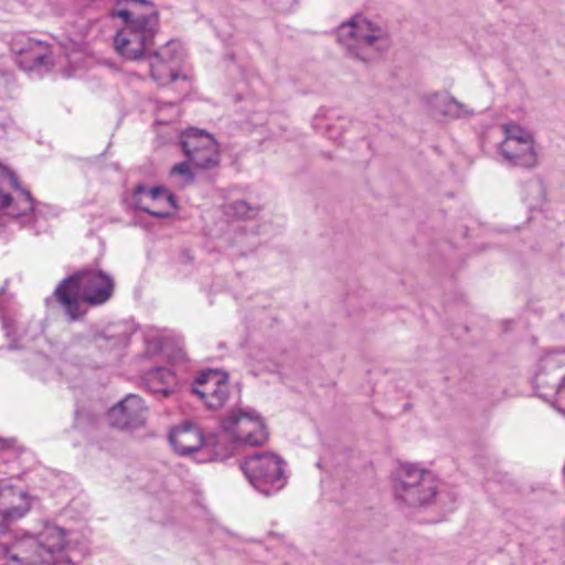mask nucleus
Instances as JSON below:
<instances>
[{"label":"nucleus","instance_id":"nucleus-26","mask_svg":"<svg viewBox=\"0 0 565 565\" xmlns=\"http://www.w3.org/2000/svg\"><path fill=\"white\" fill-rule=\"evenodd\" d=\"M540 394H541L542 396H544V397H546V396H547V394H546L545 392H541Z\"/></svg>","mask_w":565,"mask_h":565},{"label":"nucleus","instance_id":"nucleus-11","mask_svg":"<svg viewBox=\"0 0 565 565\" xmlns=\"http://www.w3.org/2000/svg\"><path fill=\"white\" fill-rule=\"evenodd\" d=\"M136 205L157 217H170L178 210L173 194L166 188L138 185L135 192Z\"/></svg>","mask_w":565,"mask_h":565},{"label":"nucleus","instance_id":"nucleus-1","mask_svg":"<svg viewBox=\"0 0 565 565\" xmlns=\"http://www.w3.org/2000/svg\"><path fill=\"white\" fill-rule=\"evenodd\" d=\"M124 21L114 38L115 50L127 60H139L153 45L159 29V14L147 0H125L124 7L113 11Z\"/></svg>","mask_w":565,"mask_h":565},{"label":"nucleus","instance_id":"nucleus-8","mask_svg":"<svg viewBox=\"0 0 565 565\" xmlns=\"http://www.w3.org/2000/svg\"><path fill=\"white\" fill-rule=\"evenodd\" d=\"M501 129L504 138L500 143V152L503 158L513 164L533 167L536 163L533 134L516 122L504 124Z\"/></svg>","mask_w":565,"mask_h":565},{"label":"nucleus","instance_id":"nucleus-16","mask_svg":"<svg viewBox=\"0 0 565 565\" xmlns=\"http://www.w3.org/2000/svg\"><path fill=\"white\" fill-rule=\"evenodd\" d=\"M169 439L174 450L183 456L198 451L204 444L202 430L189 420L175 426L171 430Z\"/></svg>","mask_w":565,"mask_h":565},{"label":"nucleus","instance_id":"nucleus-6","mask_svg":"<svg viewBox=\"0 0 565 565\" xmlns=\"http://www.w3.org/2000/svg\"><path fill=\"white\" fill-rule=\"evenodd\" d=\"M249 484L264 495H273L285 488L286 461L275 452L264 451L247 456L239 463Z\"/></svg>","mask_w":565,"mask_h":565},{"label":"nucleus","instance_id":"nucleus-18","mask_svg":"<svg viewBox=\"0 0 565 565\" xmlns=\"http://www.w3.org/2000/svg\"><path fill=\"white\" fill-rule=\"evenodd\" d=\"M46 53L47 49L42 42H30L29 49L22 52V58L31 63V67H35L45 63Z\"/></svg>","mask_w":565,"mask_h":565},{"label":"nucleus","instance_id":"nucleus-19","mask_svg":"<svg viewBox=\"0 0 565 565\" xmlns=\"http://www.w3.org/2000/svg\"><path fill=\"white\" fill-rule=\"evenodd\" d=\"M170 177L180 188L189 184L193 180V173L190 169L189 162L175 164L170 171Z\"/></svg>","mask_w":565,"mask_h":565},{"label":"nucleus","instance_id":"nucleus-25","mask_svg":"<svg viewBox=\"0 0 565 565\" xmlns=\"http://www.w3.org/2000/svg\"><path fill=\"white\" fill-rule=\"evenodd\" d=\"M535 188V190H537L539 192H541V186L539 184H534L533 185Z\"/></svg>","mask_w":565,"mask_h":565},{"label":"nucleus","instance_id":"nucleus-3","mask_svg":"<svg viewBox=\"0 0 565 565\" xmlns=\"http://www.w3.org/2000/svg\"><path fill=\"white\" fill-rule=\"evenodd\" d=\"M114 290L113 279L103 271L85 270L65 279L55 290L61 305L72 320L81 316L79 300L90 305L106 302Z\"/></svg>","mask_w":565,"mask_h":565},{"label":"nucleus","instance_id":"nucleus-22","mask_svg":"<svg viewBox=\"0 0 565 565\" xmlns=\"http://www.w3.org/2000/svg\"><path fill=\"white\" fill-rule=\"evenodd\" d=\"M556 395V402L565 406V377L563 379L562 383L557 386Z\"/></svg>","mask_w":565,"mask_h":565},{"label":"nucleus","instance_id":"nucleus-14","mask_svg":"<svg viewBox=\"0 0 565 565\" xmlns=\"http://www.w3.org/2000/svg\"><path fill=\"white\" fill-rule=\"evenodd\" d=\"M146 413L143 401L138 395L131 394L109 411L108 418L113 426L136 428L145 423Z\"/></svg>","mask_w":565,"mask_h":565},{"label":"nucleus","instance_id":"nucleus-13","mask_svg":"<svg viewBox=\"0 0 565 565\" xmlns=\"http://www.w3.org/2000/svg\"><path fill=\"white\" fill-rule=\"evenodd\" d=\"M32 499L29 493L7 483L0 484V516L6 523L23 518L31 509Z\"/></svg>","mask_w":565,"mask_h":565},{"label":"nucleus","instance_id":"nucleus-7","mask_svg":"<svg viewBox=\"0 0 565 565\" xmlns=\"http://www.w3.org/2000/svg\"><path fill=\"white\" fill-rule=\"evenodd\" d=\"M225 437L237 447L263 446L268 440L264 418L252 408L234 407L222 419Z\"/></svg>","mask_w":565,"mask_h":565},{"label":"nucleus","instance_id":"nucleus-15","mask_svg":"<svg viewBox=\"0 0 565 565\" xmlns=\"http://www.w3.org/2000/svg\"><path fill=\"white\" fill-rule=\"evenodd\" d=\"M427 107L434 116L449 119L467 118L473 115V109L469 105L459 102L447 92L429 95Z\"/></svg>","mask_w":565,"mask_h":565},{"label":"nucleus","instance_id":"nucleus-20","mask_svg":"<svg viewBox=\"0 0 565 565\" xmlns=\"http://www.w3.org/2000/svg\"><path fill=\"white\" fill-rule=\"evenodd\" d=\"M233 214L242 218H253L257 215L258 209L250 206L246 201L239 200L231 204Z\"/></svg>","mask_w":565,"mask_h":565},{"label":"nucleus","instance_id":"nucleus-2","mask_svg":"<svg viewBox=\"0 0 565 565\" xmlns=\"http://www.w3.org/2000/svg\"><path fill=\"white\" fill-rule=\"evenodd\" d=\"M335 36L350 57L365 64L379 61L393 44L387 26L363 14L342 22Z\"/></svg>","mask_w":565,"mask_h":565},{"label":"nucleus","instance_id":"nucleus-23","mask_svg":"<svg viewBox=\"0 0 565 565\" xmlns=\"http://www.w3.org/2000/svg\"><path fill=\"white\" fill-rule=\"evenodd\" d=\"M535 383H536V387L540 390L542 387V385L544 384V380H543L542 375L536 376Z\"/></svg>","mask_w":565,"mask_h":565},{"label":"nucleus","instance_id":"nucleus-21","mask_svg":"<svg viewBox=\"0 0 565 565\" xmlns=\"http://www.w3.org/2000/svg\"><path fill=\"white\" fill-rule=\"evenodd\" d=\"M342 128H343L342 121H338V122L330 125L326 132L327 137L332 140H338L340 138Z\"/></svg>","mask_w":565,"mask_h":565},{"label":"nucleus","instance_id":"nucleus-10","mask_svg":"<svg viewBox=\"0 0 565 565\" xmlns=\"http://www.w3.org/2000/svg\"><path fill=\"white\" fill-rule=\"evenodd\" d=\"M184 56L183 46L177 41L168 42L158 52L150 55V74L154 81L164 85L177 78V70Z\"/></svg>","mask_w":565,"mask_h":565},{"label":"nucleus","instance_id":"nucleus-12","mask_svg":"<svg viewBox=\"0 0 565 565\" xmlns=\"http://www.w3.org/2000/svg\"><path fill=\"white\" fill-rule=\"evenodd\" d=\"M193 392L210 407H221L228 396L227 374L220 370H209L195 380Z\"/></svg>","mask_w":565,"mask_h":565},{"label":"nucleus","instance_id":"nucleus-24","mask_svg":"<svg viewBox=\"0 0 565 565\" xmlns=\"http://www.w3.org/2000/svg\"><path fill=\"white\" fill-rule=\"evenodd\" d=\"M167 66H169V62H167L166 60H163V61L160 63V68H161V70H164Z\"/></svg>","mask_w":565,"mask_h":565},{"label":"nucleus","instance_id":"nucleus-9","mask_svg":"<svg viewBox=\"0 0 565 565\" xmlns=\"http://www.w3.org/2000/svg\"><path fill=\"white\" fill-rule=\"evenodd\" d=\"M181 143L189 161L200 169L217 166L220 151L216 140L204 130L190 128L183 132Z\"/></svg>","mask_w":565,"mask_h":565},{"label":"nucleus","instance_id":"nucleus-17","mask_svg":"<svg viewBox=\"0 0 565 565\" xmlns=\"http://www.w3.org/2000/svg\"><path fill=\"white\" fill-rule=\"evenodd\" d=\"M148 388L160 396H168L178 388L175 374L164 367H157L149 371L145 377Z\"/></svg>","mask_w":565,"mask_h":565},{"label":"nucleus","instance_id":"nucleus-4","mask_svg":"<svg viewBox=\"0 0 565 565\" xmlns=\"http://www.w3.org/2000/svg\"><path fill=\"white\" fill-rule=\"evenodd\" d=\"M66 533L62 527L46 524L35 536L24 535L14 542L12 558L25 565H75L64 551Z\"/></svg>","mask_w":565,"mask_h":565},{"label":"nucleus","instance_id":"nucleus-5","mask_svg":"<svg viewBox=\"0 0 565 565\" xmlns=\"http://www.w3.org/2000/svg\"><path fill=\"white\" fill-rule=\"evenodd\" d=\"M392 481L396 499L409 507L429 504L437 495L436 476L412 463L399 465L392 476Z\"/></svg>","mask_w":565,"mask_h":565}]
</instances>
